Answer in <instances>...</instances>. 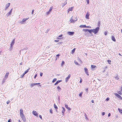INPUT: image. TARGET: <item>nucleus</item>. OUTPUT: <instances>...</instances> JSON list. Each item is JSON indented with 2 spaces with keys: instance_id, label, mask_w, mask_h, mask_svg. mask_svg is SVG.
Listing matches in <instances>:
<instances>
[{
  "instance_id": "nucleus-1",
  "label": "nucleus",
  "mask_w": 122,
  "mask_h": 122,
  "mask_svg": "<svg viewBox=\"0 0 122 122\" xmlns=\"http://www.w3.org/2000/svg\"><path fill=\"white\" fill-rule=\"evenodd\" d=\"M99 28L98 27H97L95 29H93V32L94 34H96L97 33L99 30Z\"/></svg>"
},
{
  "instance_id": "nucleus-2",
  "label": "nucleus",
  "mask_w": 122,
  "mask_h": 122,
  "mask_svg": "<svg viewBox=\"0 0 122 122\" xmlns=\"http://www.w3.org/2000/svg\"><path fill=\"white\" fill-rule=\"evenodd\" d=\"M23 112V110L21 109H20V116L24 115Z\"/></svg>"
},
{
  "instance_id": "nucleus-3",
  "label": "nucleus",
  "mask_w": 122,
  "mask_h": 122,
  "mask_svg": "<svg viewBox=\"0 0 122 122\" xmlns=\"http://www.w3.org/2000/svg\"><path fill=\"white\" fill-rule=\"evenodd\" d=\"M114 94L118 98L122 100V97L118 94L117 93H115Z\"/></svg>"
},
{
  "instance_id": "nucleus-4",
  "label": "nucleus",
  "mask_w": 122,
  "mask_h": 122,
  "mask_svg": "<svg viewBox=\"0 0 122 122\" xmlns=\"http://www.w3.org/2000/svg\"><path fill=\"white\" fill-rule=\"evenodd\" d=\"M20 117L24 122H26V118L24 115L21 116Z\"/></svg>"
},
{
  "instance_id": "nucleus-5",
  "label": "nucleus",
  "mask_w": 122,
  "mask_h": 122,
  "mask_svg": "<svg viewBox=\"0 0 122 122\" xmlns=\"http://www.w3.org/2000/svg\"><path fill=\"white\" fill-rule=\"evenodd\" d=\"M90 15V14H89V12H87L86 13V19H89V16Z\"/></svg>"
},
{
  "instance_id": "nucleus-6",
  "label": "nucleus",
  "mask_w": 122,
  "mask_h": 122,
  "mask_svg": "<svg viewBox=\"0 0 122 122\" xmlns=\"http://www.w3.org/2000/svg\"><path fill=\"white\" fill-rule=\"evenodd\" d=\"M84 31H88L91 34L92 33V32H93V29L90 30H88V29H86V30H85Z\"/></svg>"
},
{
  "instance_id": "nucleus-7",
  "label": "nucleus",
  "mask_w": 122,
  "mask_h": 122,
  "mask_svg": "<svg viewBox=\"0 0 122 122\" xmlns=\"http://www.w3.org/2000/svg\"><path fill=\"white\" fill-rule=\"evenodd\" d=\"M84 70L85 71V72L86 73L88 76L89 75L87 69V68H84Z\"/></svg>"
},
{
  "instance_id": "nucleus-8",
  "label": "nucleus",
  "mask_w": 122,
  "mask_h": 122,
  "mask_svg": "<svg viewBox=\"0 0 122 122\" xmlns=\"http://www.w3.org/2000/svg\"><path fill=\"white\" fill-rule=\"evenodd\" d=\"M32 113L35 116L38 117V114L36 111H33Z\"/></svg>"
},
{
  "instance_id": "nucleus-9",
  "label": "nucleus",
  "mask_w": 122,
  "mask_h": 122,
  "mask_svg": "<svg viewBox=\"0 0 122 122\" xmlns=\"http://www.w3.org/2000/svg\"><path fill=\"white\" fill-rule=\"evenodd\" d=\"M81 27H87L88 28H90L91 27L89 26H86L85 25H81L80 26Z\"/></svg>"
},
{
  "instance_id": "nucleus-10",
  "label": "nucleus",
  "mask_w": 122,
  "mask_h": 122,
  "mask_svg": "<svg viewBox=\"0 0 122 122\" xmlns=\"http://www.w3.org/2000/svg\"><path fill=\"white\" fill-rule=\"evenodd\" d=\"M29 19V18H24L22 20L21 22H20L21 24H23V22H25V21Z\"/></svg>"
},
{
  "instance_id": "nucleus-11",
  "label": "nucleus",
  "mask_w": 122,
  "mask_h": 122,
  "mask_svg": "<svg viewBox=\"0 0 122 122\" xmlns=\"http://www.w3.org/2000/svg\"><path fill=\"white\" fill-rule=\"evenodd\" d=\"M68 34L70 35H73L74 33V32H70L69 31L68 32Z\"/></svg>"
},
{
  "instance_id": "nucleus-12",
  "label": "nucleus",
  "mask_w": 122,
  "mask_h": 122,
  "mask_svg": "<svg viewBox=\"0 0 122 122\" xmlns=\"http://www.w3.org/2000/svg\"><path fill=\"white\" fill-rule=\"evenodd\" d=\"M71 76V75L70 74H69L68 77H66V82H67V81L70 78Z\"/></svg>"
},
{
  "instance_id": "nucleus-13",
  "label": "nucleus",
  "mask_w": 122,
  "mask_h": 122,
  "mask_svg": "<svg viewBox=\"0 0 122 122\" xmlns=\"http://www.w3.org/2000/svg\"><path fill=\"white\" fill-rule=\"evenodd\" d=\"M62 81V80H58L55 83L54 85H56L57 84H58V83H59L61 82Z\"/></svg>"
},
{
  "instance_id": "nucleus-14",
  "label": "nucleus",
  "mask_w": 122,
  "mask_h": 122,
  "mask_svg": "<svg viewBox=\"0 0 122 122\" xmlns=\"http://www.w3.org/2000/svg\"><path fill=\"white\" fill-rule=\"evenodd\" d=\"M15 39H14L12 41V42L11 44V46H12L13 45H14V44L15 43Z\"/></svg>"
},
{
  "instance_id": "nucleus-15",
  "label": "nucleus",
  "mask_w": 122,
  "mask_h": 122,
  "mask_svg": "<svg viewBox=\"0 0 122 122\" xmlns=\"http://www.w3.org/2000/svg\"><path fill=\"white\" fill-rule=\"evenodd\" d=\"M112 39L113 41H114L115 42L116 41V39H115L114 37L113 36H112Z\"/></svg>"
},
{
  "instance_id": "nucleus-16",
  "label": "nucleus",
  "mask_w": 122,
  "mask_h": 122,
  "mask_svg": "<svg viewBox=\"0 0 122 122\" xmlns=\"http://www.w3.org/2000/svg\"><path fill=\"white\" fill-rule=\"evenodd\" d=\"M65 107H66V108L68 110H71V109L69 107H68V106L67 105H65Z\"/></svg>"
},
{
  "instance_id": "nucleus-17",
  "label": "nucleus",
  "mask_w": 122,
  "mask_h": 122,
  "mask_svg": "<svg viewBox=\"0 0 122 122\" xmlns=\"http://www.w3.org/2000/svg\"><path fill=\"white\" fill-rule=\"evenodd\" d=\"M10 3H9L6 5L5 7L6 9L8 8L10 6Z\"/></svg>"
},
{
  "instance_id": "nucleus-18",
  "label": "nucleus",
  "mask_w": 122,
  "mask_h": 122,
  "mask_svg": "<svg viewBox=\"0 0 122 122\" xmlns=\"http://www.w3.org/2000/svg\"><path fill=\"white\" fill-rule=\"evenodd\" d=\"M62 108L63 109L62 112V113H64L65 112V109L64 107H62Z\"/></svg>"
},
{
  "instance_id": "nucleus-19",
  "label": "nucleus",
  "mask_w": 122,
  "mask_h": 122,
  "mask_svg": "<svg viewBox=\"0 0 122 122\" xmlns=\"http://www.w3.org/2000/svg\"><path fill=\"white\" fill-rule=\"evenodd\" d=\"M73 9V7H71V8H69L68 9V12H69V11H71Z\"/></svg>"
},
{
  "instance_id": "nucleus-20",
  "label": "nucleus",
  "mask_w": 122,
  "mask_h": 122,
  "mask_svg": "<svg viewBox=\"0 0 122 122\" xmlns=\"http://www.w3.org/2000/svg\"><path fill=\"white\" fill-rule=\"evenodd\" d=\"M54 107L56 109V111H57V109L58 108V107L55 104H54Z\"/></svg>"
},
{
  "instance_id": "nucleus-21",
  "label": "nucleus",
  "mask_w": 122,
  "mask_h": 122,
  "mask_svg": "<svg viewBox=\"0 0 122 122\" xmlns=\"http://www.w3.org/2000/svg\"><path fill=\"white\" fill-rule=\"evenodd\" d=\"M75 49H76V48H74L72 50V51H71V54H73L74 53L75 51Z\"/></svg>"
},
{
  "instance_id": "nucleus-22",
  "label": "nucleus",
  "mask_w": 122,
  "mask_h": 122,
  "mask_svg": "<svg viewBox=\"0 0 122 122\" xmlns=\"http://www.w3.org/2000/svg\"><path fill=\"white\" fill-rule=\"evenodd\" d=\"M9 73L8 72V73H7L6 74H5V77L6 78H7L8 77V75H9Z\"/></svg>"
},
{
  "instance_id": "nucleus-23",
  "label": "nucleus",
  "mask_w": 122,
  "mask_h": 122,
  "mask_svg": "<svg viewBox=\"0 0 122 122\" xmlns=\"http://www.w3.org/2000/svg\"><path fill=\"white\" fill-rule=\"evenodd\" d=\"M12 9H11L10 10V11L8 13V15H9L10 14H11L12 12Z\"/></svg>"
},
{
  "instance_id": "nucleus-24",
  "label": "nucleus",
  "mask_w": 122,
  "mask_h": 122,
  "mask_svg": "<svg viewBox=\"0 0 122 122\" xmlns=\"http://www.w3.org/2000/svg\"><path fill=\"white\" fill-rule=\"evenodd\" d=\"M29 69H28L27 70H26L25 71V72H24V74H25L27 73L28 72L29 70Z\"/></svg>"
},
{
  "instance_id": "nucleus-25",
  "label": "nucleus",
  "mask_w": 122,
  "mask_h": 122,
  "mask_svg": "<svg viewBox=\"0 0 122 122\" xmlns=\"http://www.w3.org/2000/svg\"><path fill=\"white\" fill-rule=\"evenodd\" d=\"M57 80L56 78H54L52 81V82L54 83Z\"/></svg>"
},
{
  "instance_id": "nucleus-26",
  "label": "nucleus",
  "mask_w": 122,
  "mask_h": 122,
  "mask_svg": "<svg viewBox=\"0 0 122 122\" xmlns=\"http://www.w3.org/2000/svg\"><path fill=\"white\" fill-rule=\"evenodd\" d=\"M118 111H119V112L121 114H122V110H120L119 108H118Z\"/></svg>"
},
{
  "instance_id": "nucleus-27",
  "label": "nucleus",
  "mask_w": 122,
  "mask_h": 122,
  "mask_svg": "<svg viewBox=\"0 0 122 122\" xmlns=\"http://www.w3.org/2000/svg\"><path fill=\"white\" fill-rule=\"evenodd\" d=\"M70 21H71V23H73V22H75V21L74 20H73L72 19H71V20H70Z\"/></svg>"
},
{
  "instance_id": "nucleus-28",
  "label": "nucleus",
  "mask_w": 122,
  "mask_h": 122,
  "mask_svg": "<svg viewBox=\"0 0 122 122\" xmlns=\"http://www.w3.org/2000/svg\"><path fill=\"white\" fill-rule=\"evenodd\" d=\"M91 67L92 68H95L96 66H95L92 65L91 66Z\"/></svg>"
},
{
  "instance_id": "nucleus-29",
  "label": "nucleus",
  "mask_w": 122,
  "mask_h": 122,
  "mask_svg": "<svg viewBox=\"0 0 122 122\" xmlns=\"http://www.w3.org/2000/svg\"><path fill=\"white\" fill-rule=\"evenodd\" d=\"M57 88L58 90H60L61 89V88L59 86H57Z\"/></svg>"
},
{
  "instance_id": "nucleus-30",
  "label": "nucleus",
  "mask_w": 122,
  "mask_h": 122,
  "mask_svg": "<svg viewBox=\"0 0 122 122\" xmlns=\"http://www.w3.org/2000/svg\"><path fill=\"white\" fill-rule=\"evenodd\" d=\"M83 94V92H82L80 93L79 94V96L80 97H81V96Z\"/></svg>"
},
{
  "instance_id": "nucleus-31",
  "label": "nucleus",
  "mask_w": 122,
  "mask_h": 122,
  "mask_svg": "<svg viewBox=\"0 0 122 122\" xmlns=\"http://www.w3.org/2000/svg\"><path fill=\"white\" fill-rule=\"evenodd\" d=\"M107 62H108V63L110 64H111V61H110L109 60H108L107 61Z\"/></svg>"
},
{
  "instance_id": "nucleus-32",
  "label": "nucleus",
  "mask_w": 122,
  "mask_h": 122,
  "mask_svg": "<svg viewBox=\"0 0 122 122\" xmlns=\"http://www.w3.org/2000/svg\"><path fill=\"white\" fill-rule=\"evenodd\" d=\"M115 79L116 80H118L119 79V78L118 76H116L115 77Z\"/></svg>"
},
{
  "instance_id": "nucleus-33",
  "label": "nucleus",
  "mask_w": 122,
  "mask_h": 122,
  "mask_svg": "<svg viewBox=\"0 0 122 122\" xmlns=\"http://www.w3.org/2000/svg\"><path fill=\"white\" fill-rule=\"evenodd\" d=\"M65 62L64 61H62L61 64V65L62 66L64 64Z\"/></svg>"
},
{
  "instance_id": "nucleus-34",
  "label": "nucleus",
  "mask_w": 122,
  "mask_h": 122,
  "mask_svg": "<svg viewBox=\"0 0 122 122\" xmlns=\"http://www.w3.org/2000/svg\"><path fill=\"white\" fill-rule=\"evenodd\" d=\"M50 112L52 114V109H50Z\"/></svg>"
},
{
  "instance_id": "nucleus-35",
  "label": "nucleus",
  "mask_w": 122,
  "mask_h": 122,
  "mask_svg": "<svg viewBox=\"0 0 122 122\" xmlns=\"http://www.w3.org/2000/svg\"><path fill=\"white\" fill-rule=\"evenodd\" d=\"M117 92L119 94H120V95H121L122 94L121 92L120 91H118Z\"/></svg>"
},
{
  "instance_id": "nucleus-36",
  "label": "nucleus",
  "mask_w": 122,
  "mask_h": 122,
  "mask_svg": "<svg viewBox=\"0 0 122 122\" xmlns=\"http://www.w3.org/2000/svg\"><path fill=\"white\" fill-rule=\"evenodd\" d=\"M30 86L31 87H32L34 86L35 85L34 84V83H32V84H31L30 85Z\"/></svg>"
},
{
  "instance_id": "nucleus-37",
  "label": "nucleus",
  "mask_w": 122,
  "mask_h": 122,
  "mask_svg": "<svg viewBox=\"0 0 122 122\" xmlns=\"http://www.w3.org/2000/svg\"><path fill=\"white\" fill-rule=\"evenodd\" d=\"M52 7H51L49 9V11H50L51 12L52 10Z\"/></svg>"
},
{
  "instance_id": "nucleus-38",
  "label": "nucleus",
  "mask_w": 122,
  "mask_h": 122,
  "mask_svg": "<svg viewBox=\"0 0 122 122\" xmlns=\"http://www.w3.org/2000/svg\"><path fill=\"white\" fill-rule=\"evenodd\" d=\"M35 86L36 85H39L40 84V83H34Z\"/></svg>"
},
{
  "instance_id": "nucleus-39",
  "label": "nucleus",
  "mask_w": 122,
  "mask_h": 122,
  "mask_svg": "<svg viewBox=\"0 0 122 122\" xmlns=\"http://www.w3.org/2000/svg\"><path fill=\"white\" fill-rule=\"evenodd\" d=\"M74 62L77 65H78V63L76 61H75Z\"/></svg>"
},
{
  "instance_id": "nucleus-40",
  "label": "nucleus",
  "mask_w": 122,
  "mask_h": 122,
  "mask_svg": "<svg viewBox=\"0 0 122 122\" xmlns=\"http://www.w3.org/2000/svg\"><path fill=\"white\" fill-rule=\"evenodd\" d=\"M50 11H49L48 12H47V13H46V14L47 15H48V14H49L50 13Z\"/></svg>"
},
{
  "instance_id": "nucleus-41",
  "label": "nucleus",
  "mask_w": 122,
  "mask_h": 122,
  "mask_svg": "<svg viewBox=\"0 0 122 122\" xmlns=\"http://www.w3.org/2000/svg\"><path fill=\"white\" fill-rule=\"evenodd\" d=\"M105 114V113L104 112H103L102 113V115H104Z\"/></svg>"
},
{
  "instance_id": "nucleus-42",
  "label": "nucleus",
  "mask_w": 122,
  "mask_h": 122,
  "mask_svg": "<svg viewBox=\"0 0 122 122\" xmlns=\"http://www.w3.org/2000/svg\"><path fill=\"white\" fill-rule=\"evenodd\" d=\"M59 41V40H55V41L56 42H58Z\"/></svg>"
},
{
  "instance_id": "nucleus-43",
  "label": "nucleus",
  "mask_w": 122,
  "mask_h": 122,
  "mask_svg": "<svg viewBox=\"0 0 122 122\" xmlns=\"http://www.w3.org/2000/svg\"><path fill=\"white\" fill-rule=\"evenodd\" d=\"M25 74H24V73L22 75V76H21V77H23Z\"/></svg>"
},
{
  "instance_id": "nucleus-44",
  "label": "nucleus",
  "mask_w": 122,
  "mask_h": 122,
  "mask_svg": "<svg viewBox=\"0 0 122 122\" xmlns=\"http://www.w3.org/2000/svg\"><path fill=\"white\" fill-rule=\"evenodd\" d=\"M39 117L41 119H42V117L41 115H39Z\"/></svg>"
},
{
  "instance_id": "nucleus-45",
  "label": "nucleus",
  "mask_w": 122,
  "mask_h": 122,
  "mask_svg": "<svg viewBox=\"0 0 122 122\" xmlns=\"http://www.w3.org/2000/svg\"><path fill=\"white\" fill-rule=\"evenodd\" d=\"M34 10H32V14H33L34 13Z\"/></svg>"
},
{
  "instance_id": "nucleus-46",
  "label": "nucleus",
  "mask_w": 122,
  "mask_h": 122,
  "mask_svg": "<svg viewBox=\"0 0 122 122\" xmlns=\"http://www.w3.org/2000/svg\"><path fill=\"white\" fill-rule=\"evenodd\" d=\"M104 35H106L107 34V32H105V33H104Z\"/></svg>"
},
{
  "instance_id": "nucleus-47",
  "label": "nucleus",
  "mask_w": 122,
  "mask_h": 122,
  "mask_svg": "<svg viewBox=\"0 0 122 122\" xmlns=\"http://www.w3.org/2000/svg\"><path fill=\"white\" fill-rule=\"evenodd\" d=\"M43 75V73H41L40 74V76H42Z\"/></svg>"
},
{
  "instance_id": "nucleus-48",
  "label": "nucleus",
  "mask_w": 122,
  "mask_h": 122,
  "mask_svg": "<svg viewBox=\"0 0 122 122\" xmlns=\"http://www.w3.org/2000/svg\"><path fill=\"white\" fill-rule=\"evenodd\" d=\"M109 98H107L106 99V100L107 101H108L109 100Z\"/></svg>"
},
{
  "instance_id": "nucleus-49",
  "label": "nucleus",
  "mask_w": 122,
  "mask_h": 122,
  "mask_svg": "<svg viewBox=\"0 0 122 122\" xmlns=\"http://www.w3.org/2000/svg\"><path fill=\"white\" fill-rule=\"evenodd\" d=\"M82 79H81V80H80V83H81L82 82Z\"/></svg>"
},
{
  "instance_id": "nucleus-50",
  "label": "nucleus",
  "mask_w": 122,
  "mask_h": 122,
  "mask_svg": "<svg viewBox=\"0 0 122 122\" xmlns=\"http://www.w3.org/2000/svg\"><path fill=\"white\" fill-rule=\"evenodd\" d=\"M11 120V119H10L8 120V122H10V121Z\"/></svg>"
},
{
  "instance_id": "nucleus-51",
  "label": "nucleus",
  "mask_w": 122,
  "mask_h": 122,
  "mask_svg": "<svg viewBox=\"0 0 122 122\" xmlns=\"http://www.w3.org/2000/svg\"><path fill=\"white\" fill-rule=\"evenodd\" d=\"M62 36V34H61V35L59 36H58V37H61Z\"/></svg>"
},
{
  "instance_id": "nucleus-52",
  "label": "nucleus",
  "mask_w": 122,
  "mask_h": 122,
  "mask_svg": "<svg viewBox=\"0 0 122 122\" xmlns=\"http://www.w3.org/2000/svg\"><path fill=\"white\" fill-rule=\"evenodd\" d=\"M111 116V114L110 113H109L108 114V117H110V116Z\"/></svg>"
},
{
  "instance_id": "nucleus-53",
  "label": "nucleus",
  "mask_w": 122,
  "mask_h": 122,
  "mask_svg": "<svg viewBox=\"0 0 122 122\" xmlns=\"http://www.w3.org/2000/svg\"><path fill=\"white\" fill-rule=\"evenodd\" d=\"M10 102V101H7V104H8Z\"/></svg>"
},
{
  "instance_id": "nucleus-54",
  "label": "nucleus",
  "mask_w": 122,
  "mask_h": 122,
  "mask_svg": "<svg viewBox=\"0 0 122 122\" xmlns=\"http://www.w3.org/2000/svg\"><path fill=\"white\" fill-rule=\"evenodd\" d=\"M37 76V74H36L35 75V76H34V78H36V77Z\"/></svg>"
},
{
  "instance_id": "nucleus-55",
  "label": "nucleus",
  "mask_w": 122,
  "mask_h": 122,
  "mask_svg": "<svg viewBox=\"0 0 122 122\" xmlns=\"http://www.w3.org/2000/svg\"><path fill=\"white\" fill-rule=\"evenodd\" d=\"M60 55H59V54L57 55H56V56H57L58 57L60 56Z\"/></svg>"
},
{
  "instance_id": "nucleus-56",
  "label": "nucleus",
  "mask_w": 122,
  "mask_h": 122,
  "mask_svg": "<svg viewBox=\"0 0 122 122\" xmlns=\"http://www.w3.org/2000/svg\"><path fill=\"white\" fill-rule=\"evenodd\" d=\"M92 103H94V101L93 100H92Z\"/></svg>"
},
{
  "instance_id": "nucleus-57",
  "label": "nucleus",
  "mask_w": 122,
  "mask_h": 122,
  "mask_svg": "<svg viewBox=\"0 0 122 122\" xmlns=\"http://www.w3.org/2000/svg\"><path fill=\"white\" fill-rule=\"evenodd\" d=\"M119 55H120V56H122L120 54V53H119Z\"/></svg>"
},
{
  "instance_id": "nucleus-58",
  "label": "nucleus",
  "mask_w": 122,
  "mask_h": 122,
  "mask_svg": "<svg viewBox=\"0 0 122 122\" xmlns=\"http://www.w3.org/2000/svg\"><path fill=\"white\" fill-rule=\"evenodd\" d=\"M88 89H86V91H87V92L88 91Z\"/></svg>"
},
{
  "instance_id": "nucleus-59",
  "label": "nucleus",
  "mask_w": 122,
  "mask_h": 122,
  "mask_svg": "<svg viewBox=\"0 0 122 122\" xmlns=\"http://www.w3.org/2000/svg\"><path fill=\"white\" fill-rule=\"evenodd\" d=\"M87 3L88 4L89 3V0H87Z\"/></svg>"
},
{
  "instance_id": "nucleus-60",
  "label": "nucleus",
  "mask_w": 122,
  "mask_h": 122,
  "mask_svg": "<svg viewBox=\"0 0 122 122\" xmlns=\"http://www.w3.org/2000/svg\"><path fill=\"white\" fill-rule=\"evenodd\" d=\"M121 91H122V87H121Z\"/></svg>"
},
{
  "instance_id": "nucleus-61",
  "label": "nucleus",
  "mask_w": 122,
  "mask_h": 122,
  "mask_svg": "<svg viewBox=\"0 0 122 122\" xmlns=\"http://www.w3.org/2000/svg\"><path fill=\"white\" fill-rule=\"evenodd\" d=\"M121 32L122 33V29L121 30Z\"/></svg>"
},
{
  "instance_id": "nucleus-62",
  "label": "nucleus",
  "mask_w": 122,
  "mask_h": 122,
  "mask_svg": "<svg viewBox=\"0 0 122 122\" xmlns=\"http://www.w3.org/2000/svg\"><path fill=\"white\" fill-rule=\"evenodd\" d=\"M57 39H60V38H57Z\"/></svg>"
}]
</instances>
